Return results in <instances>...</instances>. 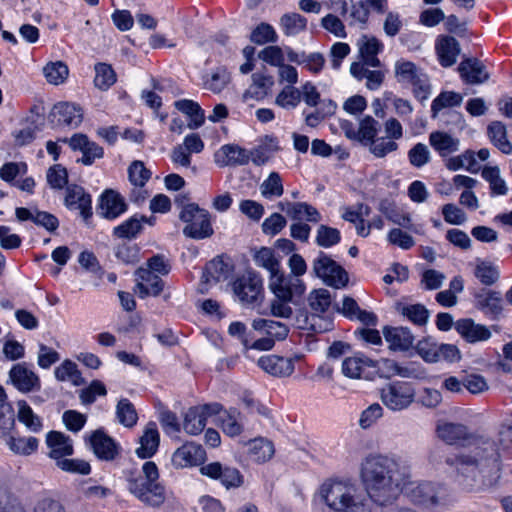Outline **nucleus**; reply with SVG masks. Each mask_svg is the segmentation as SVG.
Here are the masks:
<instances>
[{"instance_id": "5701e85b", "label": "nucleus", "mask_w": 512, "mask_h": 512, "mask_svg": "<svg viewBox=\"0 0 512 512\" xmlns=\"http://www.w3.org/2000/svg\"><path fill=\"white\" fill-rule=\"evenodd\" d=\"M483 447L477 446L474 450V456L470 455H458L454 458H447V464L455 466L458 473L464 477L472 476L475 477L477 469V457L483 458V454L488 450H492V444L488 441L482 442Z\"/></svg>"}, {"instance_id": "6ab92c4d", "label": "nucleus", "mask_w": 512, "mask_h": 512, "mask_svg": "<svg viewBox=\"0 0 512 512\" xmlns=\"http://www.w3.org/2000/svg\"><path fill=\"white\" fill-rule=\"evenodd\" d=\"M201 473L212 479H218L226 488H236L243 483V476L238 469L223 467L218 462L201 467Z\"/></svg>"}, {"instance_id": "2f4dec72", "label": "nucleus", "mask_w": 512, "mask_h": 512, "mask_svg": "<svg viewBox=\"0 0 512 512\" xmlns=\"http://www.w3.org/2000/svg\"><path fill=\"white\" fill-rule=\"evenodd\" d=\"M383 335L388 346L393 351H408L413 347L414 336L406 327H386Z\"/></svg>"}, {"instance_id": "9d476101", "label": "nucleus", "mask_w": 512, "mask_h": 512, "mask_svg": "<svg viewBox=\"0 0 512 512\" xmlns=\"http://www.w3.org/2000/svg\"><path fill=\"white\" fill-rule=\"evenodd\" d=\"M269 288L276 298L284 301H295L306 291V285L301 278L289 276L282 270L269 278Z\"/></svg>"}, {"instance_id": "4c0bfd02", "label": "nucleus", "mask_w": 512, "mask_h": 512, "mask_svg": "<svg viewBox=\"0 0 512 512\" xmlns=\"http://www.w3.org/2000/svg\"><path fill=\"white\" fill-rule=\"evenodd\" d=\"M339 311L350 320H359L367 326H374L377 323V317L374 313L362 310L355 299L345 297L342 301V307Z\"/></svg>"}, {"instance_id": "79ce46f5", "label": "nucleus", "mask_w": 512, "mask_h": 512, "mask_svg": "<svg viewBox=\"0 0 512 512\" xmlns=\"http://www.w3.org/2000/svg\"><path fill=\"white\" fill-rule=\"evenodd\" d=\"M479 308L492 319L498 318L503 311V299L499 292L487 291L477 296Z\"/></svg>"}, {"instance_id": "ea45409f", "label": "nucleus", "mask_w": 512, "mask_h": 512, "mask_svg": "<svg viewBox=\"0 0 512 512\" xmlns=\"http://www.w3.org/2000/svg\"><path fill=\"white\" fill-rule=\"evenodd\" d=\"M274 453L273 443L265 438H255L248 442V456L255 463L261 464L269 461Z\"/></svg>"}, {"instance_id": "0e129e2a", "label": "nucleus", "mask_w": 512, "mask_h": 512, "mask_svg": "<svg viewBox=\"0 0 512 512\" xmlns=\"http://www.w3.org/2000/svg\"><path fill=\"white\" fill-rule=\"evenodd\" d=\"M462 102V96L459 93L446 91L441 92L431 103L432 117H437L438 113L444 108L459 106Z\"/></svg>"}, {"instance_id": "bb28decb", "label": "nucleus", "mask_w": 512, "mask_h": 512, "mask_svg": "<svg viewBox=\"0 0 512 512\" xmlns=\"http://www.w3.org/2000/svg\"><path fill=\"white\" fill-rule=\"evenodd\" d=\"M214 161L219 167L247 164L249 156L245 149L234 144L221 146L214 154Z\"/></svg>"}, {"instance_id": "f8f14e48", "label": "nucleus", "mask_w": 512, "mask_h": 512, "mask_svg": "<svg viewBox=\"0 0 512 512\" xmlns=\"http://www.w3.org/2000/svg\"><path fill=\"white\" fill-rule=\"evenodd\" d=\"M354 483L342 480H327L319 490V495L332 512H341Z\"/></svg>"}, {"instance_id": "a878e982", "label": "nucleus", "mask_w": 512, "mask_h": 512, "mask_svg": "<svg viewBox=\"0 0 512 512\" xmlns=\"http://www.w3.org/2000/svg\"><path fill=\"white\" fill-rule=\"evenodd\" d=\"M436 433L442 441L449 445H464L472 438L465 425L451 422H439Z\"/></svg>"}, {"instance_id": "49530a36", "label": "nucleus", "mask_w": 512, "mask_h": 512, "mask_svg": "<svg viewBox=\"0 0 512 512\" xmlns=\"http://www.w3.org/2000/svg\"><path fill=\"white\" fill-rule=\"evenodd\" d=\"M274 103L284 110H294L301 103V91L295 86L285 85L276 95Z\"/></svg>"}, {"instance_id": "c756f323", "label": "nucleus", "mask_w": 512, "mask_h": 512, "mask_svg": "<svg viewBox=\"0 0 512 512\" xmlns=\"http://www.w3.org/2000/svg\"><path fill=\"white\" fill-rule=\"evenodd\" d=\"M136 277L138 280L137 288L141 298L149 295L158 296L164 288V282L158 274L143 267L137 269Z\"/></svg>"}, {"instance_id": "338daca9", "label": "nucleus", "mask_w": 512, "mask_h": 512, "mask_svg": "<svg viewBox=\"0 0 512 512\" xmlns=\"http://www.w3.org/2000/svg\"><path fill=\"white\" fill-rule=\"evenodd\" d=\"M116 82V73L112 66L106 63L95 65V86L101 90H107Z\"/></svg>"}, {"instance_id": "3c124183", "label": "nucleus", "mask_w": 512, "mask_h": 512, "mask_svg": "<svg viewBox=\"0 0 512 512\" xmlns=\"http://www.w3.org/2000/svg\"><path fill=\"white\" fill-rule=\"evenodd\" d=\"M260 192L262 197L268 200L281 197L284 193V185L280 174L278 172H271L261 183Z\"/></svg>"}, {"instance_id": "8fccbe9b", "label": "nucleus", "mask_w": 512, "mask_h": 512, "mask_svg": "<svg viewBox=\"0 0 512 512\" xmlns=\"http://www.w3.org/2000/svg\"><path fill=\"white\" fill-rule=\"evenodd\" d=\"M54 374L58 381H70L75 386H79L84 383V379L76 363L69 359L64 360L58 367H56Z\"/></svg>"}, {"instance_id": "680f3d73", "label": "nucleus", "mask_w": 512, "mask_h": 512, "mask_svg": "<svg viewBox=\"0 0 512 512\" xmlns=\"http://www.w3.org/2000/svg\"><path fill=\"white\" fill-rule=\"evenodd\" d=\"M474 275L483 285L490 286L499 278V270L491 262L477 260Z\"/></svg>"}, {"instance_id": "dca6fc26", "label": "nucleus", "mask_w": 512, "mask_h": 512, "mask_svg": "<svg viewBox=\"0 0 512 512\" xmlns=\"http://www.w3.org/2000/svg\"><path fill=\"white\" fill-rule=\"evenodd\" d=\"M127 209L128 205L124 197L115 190L107 189L100 196L98 214L105 219L115 220Z\"/></svg>"}, {"instance_id": "39448f33", "label": "nucleus", "mask_w": 512, "mask_h": 512, "mask_svg": "<svg viewBox=\"0 0 512 512\" xmlns=\"http://www.w3.org/2000/svg\"><path fill=\"white\" fill-rule=\"evenodd\" d=\"M179 217L186 223L183 233L189 238L200 240L208 238L214 233L209 212L201 209L195 203L184 206Z\"/></svg>"}, {"instance_id": "cd10ccee", "label": "nucleus", "mask_w": 512, "mask_h": 512, "mask_svg": "<svg viewBox=\"0 0 512 512\" xmlns=\"http://www.w3.org/2000/svg\"><path fill=\"white\" fill-rule=\"evenodd\" d=\"M435 51L442 67H450L457 61L460 53L458 41L452 36H439L435 42Z\"/></svg>"}, {"instance_id": "f03ea898", "label": "nucleus", "mask_w": 512, "mask_h": 512, "mask_svg": "<svg viewBox=\"0 0 512 512\" xmlns=\"http://www.w3.org/2000/svg\"><path fill=\"white\" fill-rule=\"evenodd\" d=\"M128 491L142 503L159 507L166 500L165 487L159 482L157 465L146 461L140 472H129L126 476Z\"/></svg>"}, {"instance_id": "2eb2a0df", "label": "nucleus", "mask_w": 512, "mask_h": 512, "mask_svg": "<svg viewBox=\"0 0 512 512\" xmlns=\"http://www.w3.org/2000/svg\"><path fill=\"white\" fill-rule=\"evenodd\" d=\"M356 45L361 64L372 68L382 67V62L378 58V55L384 50V44L381 40L375 36L364 34L357 40Z\"/></svg>"}, {"instance_id": "ddd939ff", "label": "nucleus", "mask_w": 512, "mask_h": 512, "mask_svg": "<svg viewBox=\"0 0 512 512\" xmlns=\"http://www.w3.org/2000/svg\"><path fill=\"white\" fill-rule=\"evenodd\" d=\"M220 410H222V406L218 403L198 405L189 408L183 421L185 432L190 435L200 434L204 430L208 418L219 414Z\"/></svg>"}, {"instance_id": "4be33fe9", "label": "nucleus", "mask_w": 512, "mask_h": 512, "mask_svg": "<svg viewBox=\"0 0 512 512\" xmlns=\"http://www.w3.org/2000/svg\"><path fill=\"white\" fill-rule=\"evenodd\" d=\"M46 445L49 457L57 462L74 453L73 441L70 436L60 431H50L46 434Z\"/></svg>"}, {"instance_id": "e2e57ef3", "label": "nucleus", "mask_w": 512, "mask_h": 512, "mask_svg": "<svg viewBox=\"0 0 512 512\" xmlns=\"http://www.w3.org/2000/svg\"><path fill=\"white\" fill-rule=\"evenodd\" d=\"M438 348L439 343L430 337L419 340L415 345L417 355L428 364L438 363Z\"/></svg>"}, {"instance_id": "c03bdc74", "label": "nucleus", "mask_w": 512, "mask_h": 512, "mask_svg": "<svg viewBox=\"0 0 512 512\" xmlns=\"http://www.w3.org/2000/svg\"><path fill=\"white\" fill-rule=\"evenodd\" d=\"M6 445L16 455L29 456L39 447V440L33 436H9Z\"/></svg>"}, {"instance_id": "20e7f679", "label": "nucleus", "mask_w": 512, "mask_h": 512, "mask_svg": "<svg viewBox=\"0 0 512 512\" xmlns=\"http://www.w3.org/2000/svg\"><path fill=\"white\" fill-rule=\"evenodd\" d=\"M394 76L401 86L412 88L413 96L419 101H425L431 94V84L428 75L422 68L404 58L394 64Z\"/></svg>"}, {"instance_id": "4d7b16f0", "label": "nucleus", "mask_w": 512, "mask_h": 512, "mask_svg": "<svg viewBox=\"0 0 512 512\" xmlns=\"http://www.w3.org/2000/svg\"><path fill=\"white\" fill-rule=\"evenodd\" d=\"M370 153L376 158H384L398 150L399 145L390 137L376 136L368 145Z\"/></svg>"}, {"instance_id": "bf43d9fd", "label": "nucleus", "mask_w": 512, "mask_h": 512, "mask_svg": "<svg viewBox=\"0 0 512 512\" xmlns=\"http://www.w3.org/2000/svg\"><path fill=\"white\" fill-rule=\"evenodd\" d=\"M219 415V421L221 422V428L223 432L230 436L235 437L241 434L242 424L240 422V413L236 410L225 411Z\"/></svg>"}, {"instance_id": "a211bd4d", "label": "nucleus", "mask_w": 512, "mask_h": 512, "mask_svg": "<svg viewBox=\"0 0 512 512\" xmlns=\"http://www.w3.org/2000/svg\"><path fill=\"white\" fill-rule=\"evenodd\" d=\"M205 456V450L201 445L186 442L173 453L171 461L175 468H185L199 465Z\"/></svg>"}, {"instance_id": "72a5a7b5", "label": "nucleus", "mask_w": 512, "mask_h": 512, "mask_svg": "<svg viewBox=\"0 0 512 512\" xmlns=\"http://www.w3.org/2000/svg\"><path fill=\"white\" fill-rule=\"evenodd\" d=\"M159 443L160 434L156 423H147L139 440L140 446L136 449L137 456L141 459L151 458L157 452Z\"/></svg>"}, {"instance_id": "9b49d317", "label": "nucleus", "mask_w": 512, "mask_h": 512, "mask_svg": "<svg viewBox=\"0 0 512 512\" xmlns=\"http://www.w3.org/2000/svg\"><path fill=\"white\" fill-rule=\"evenodd\" d=\"M83 439L100 460L113 461L120 453L119 443L110 437L104 428L85 433Z\"/></svg>"}, {"instance_id": "052dcab7", "label": "nucleus", "mask_w": 512, "mask_h": 512, "mask_svg": "<svg viewBox=\"0 0 512 512\" xmlns=\"http://www.w3.org/2000/svg\"><path fill=\"white\" fill-rule=\"evenodd\" d=\"M231 80L227 68L218 67L204 80V87L213 93H220L225 89Z\"/></svg>"}, {"instance_id": "f3484780", "label": "nucleus", "mask_w": 512, "mask_h": 512, "mask_svg": "<svg viewBox=\"0 0 512 512\" xmlns=\"http://www.w3.org/2000/svg\"><path fill=\"white\" fill-rule=\"evenodd\" d=\"M69 146L74 151L82 153L81 163L86 166L92 165L96 159L104 156L103 148L96 142L90 141L88 136L82 133L74 134L68 140Z\"/></svg>"}, {"instance_id": "864d4df0", "label": "nucleus", "mask_w": 512, "mask_h": 512, "mask_svg": "<svg viewBox=\"0 0 512 512\" xmlns=\"http://www.w3.org/2000/svg\"><path fill=\"white\" fill-rule=\"evenodd\" d=\"M44 76L52 85L63 84L69 75L68 66L62 61L47 63L43 68Z\"/></svg>"}, {"instance_id": "aec40b11", "label": "nucleus", "mask_w": 512, "mask_h": 512, "mask_svg": "<svg viewBox=\"0 0 512 512\" xmlns=\"http://www.w3.org/2000/svg\"><path fill=\"white\" fill-rule=\"evenodd\" d=\"M258 366L274 377H289L295 370L294 358L282 357L274 354L265 355L258 359Z\"/></svg>"}, {"instance_id": "412c9836", "label": "nucleus", "mask_w": 512, "mask_h": 512, "mask_svg": "<svg viewBox=\"0 0 512 512\" xmlns=\"http://www.w3.org/2000/svg\"><path fill=\"white\" fill-rule=\"evenodd\" d=\"M64 204L70 210H79L81 216L85 219L92 215L91 196L79 185L67 186Z\"/></svg>"}, {"instance_id": "de8ad7c7", "label": "nucleus", "mask_w": 512, "mask_h": 512, "mask_svg": "<svg viewBox=\"0 0 512 512\" xmlns=\"http://www.w3.org/2000/svg\"><path fill=\"white\" fill-rule=\"evenodd\" d=\"M379 210L392 223L406 229L412 228V219L410 214L399 210L394 204L382 201L379 205Z\"/></svg>"}, {"instance_id": "5fc2aeb1", "label": "nucleus", "mask_w": 512, "mask_h": 512, "mask_svg": "<svg viewBox=\"0 0 512 512\" xmlns=\"http://www.w3.org/2000/svg\"><path fill=\"white\" fill-rule=\"evenodd\" d=\"M487 133L491 142L503 153H510L512 146L507 140L506 128L499 122H492L487 129Z\"/></svg>"}, {"instance_id": "58836bf2", "label": "nucleus", "mask_w": 512, "mask_h": 512, "mask_svg": "<svg viewBox=\"0 0 512 512\" xmlns=\"http://www.w3.org/2000/svg\"><path fill=\"white\" fill-rule=\"evenodd\" d=\"M384 367L388 370L391 376H399L402 378L410 379H424L426 377L425 369L418 364L408 363L400 364L394 360H385Z\"/></svg>"}, {"instance_id": "a18cd8bd", "label": "nucleus", "mask_w": 512, "mask_h": 512, "mask_svg": "<svg viewBox=\"0 0 512 512\" xmlns=\"http://www.w3.org/2000/svg\"><path fill=\"white\" fill-rule=\"evenodd\" d=\"M17 417L29 431L38 433L43 429L42 419L34 413L30 405L25 400H18L17 403Z\"/></svg>"}, {"instance_id": "6e6552de", "label": "nucleus", "mask_w": 512, "mask_h": 512, "mask_svg": "<svg viewBox=\"0 0 512 512\" xmlns=\"http://www.w3.org/2000/svg\"><path fill=\"white\" fill-rule=\"evenodd\" d=\"M7 383L22 394L38 393L42 388L40 376L27 362L16 363L10 368Z\"/></svg>"}, {"instance_id": "69168bd1", "label": "nucleus", "mask_w": 512, "mask_h": 512, "mask_svg": "<svg viewBox=\"0 0 512 512\" xmlns=\"http://www.w3.org/2000/svg\"><path fill=\"white\" fill-rule=\"evenodd\" d=\"M481 176L489 183L493 196L507 193V186L505 181L500 177V172L497 167H484Z\"/></svg>"}, {"instance_id": "09e8293b", "label": "nucleus", "mask_w": 512, "mask_h": 512, "mask_svg": "<svg viewBox=\"0 0 512 512\" xmlns=\"http://www.w3.org/2000/svg\"><path fill=\"white\" fill-rule=\"evenodd\" d=\"M14 410L8 402L5 389L0 384V436H5L14 426Z\"/></svg>"}, {"instance_id": "473e14b6", "label": "nucleus", "mask_w": 512, "mask_h": 512, "mask_svg": "<svg viewBox=\"0 0 512 512\" xmlns=\"http://www.w3.org/2000/svg\"><path fill=\"white\" fill-rule=\"evenodd\" d=\"M52 115L57 124L77 127L83 120V111L80 106L68 102L54 105Z\"/></svg>"}, {"instance_id": "423d86ee", "label": "nucleus", "mask_w": 512, "mask_h": 512, "mask_svg": "<svg viewBox=\"0 0 512 512\" xmlns=\"http://www.w3.org/2000/svg\"><path fill=\"white\" fill-rule=\"evenodd\" d=\"M233 292L243 304H257L263 300V279L259 273L247 270L232 284Z\"/></svg>"}, {"instance_id": "7ed1b4c3", "label": "nucleus", "mask_w": 512, "mask_h": 512, "mask_svg": "<svg viewBox=\"0 0 512 512\" xmlns=\"http://www.w3.org/2000/svg\"><path fill=\"white\" fill-rule=\"evenodd\" d=\"M398 464H400L398 462ZM409 475L405 467L399 465L395 473V479L399 483V494L404 493L414 504L430 509L434 512H441L448 504L446 489L436 486L431 482L407 481Z\"/></svg>"}, {"instance_id": "f704fd0d", "label": "nucleus", "mask_w": 512, "mask_h": 512, "mask_svg": "<svg viewBox=\"0 0 512 512\" xmlns=\"http://www.w3.org/2000/svg\"><path fill=\"white\" fill-rule=\"evenodd\" d=\"M287 61L303 65L309 72L319 74L325 65L323 54L314 52L306 54L305 52H296L294 49L287 50Z\"/></svg>"}, {"instance_id": "4468645a", "label": "nucleus", "mask_w": 512, "mask_h": 512, "mask_svg": "<svg viewBox=\"0 0 512 512\" xmlns=\"http://www.w3.org/2000/svg\"><path fill=\"white\" fill-rule=\"evenodd\" d=\"M128 178L134 187L130 193V200L136 203L144 201L148 195L144 187L151 178V171L142 161L136 160L128 167Z\"/></svg>"}, {"instance_id": "e433bc0d", "label": "nucleus", "mask_w": 512, "mask_h": 512, "mask_svg": "<svg viewBox=\"0 0 512 512\" xmlns=\"http://www.w3.org/2000/svg\"><path fill=\"white\" fill-rule=\"evenodd\" d=\"M459 143L458 138L443 131H434L429 135V144L441 157L457 152Z\"/></svg>"}, {"instance_id": "f257e3e1", "label": "nucleus", "mask_w": 512, "mask_h": 512, "mask_svg": "<svg viewBox=\"0 0 512 512\" xmlns=\"http://www.w3.org/2000/svg\"><path fill=\"white\" fill-rule=\"evenodd\" d=\"M398 469L394 457L381 454L366 457L360 473L365 492L354 484L341 512H372L373 502L378 505L393 502L399 495V483L395 479Z\"/></svg>"}, {"instance_id": "13d9d810", "label": "nucleus", "mask_w": 512, "mask_h": 512, "mask_svg": "<svg viewBox=\"0 0 512 512\" xmlns=\"http://www.w3.org/2000/svg\"><path fill=\"white\" fill-rule=\"evenodd\" d=\"M379 122L372 116L367 115L363 117L358 126V142L364 146L369 143L378 135Z\"/></svg>"}, {"instance_id": "c9c22d12", "label": "nucleus", "mask_w": 512, "mask_h": 512, "mask_svg": "<svg viewBox=\"0 0 512 512\" xmlns=\"http://www.w3.org/2000/svg\"><path fill=\"white\" fill-rule=\"evenodd\" d=\"M461 78L470 84H480L488 79L485 66L476 59H466L458 67Z\"/></svg>"}, {"instance_id": "774afa93", "label": "nucleus", "mask_w": 512, "mask_h": 512, "mask_svg": "<svg viewBox=\"0 0 512 512\" xmlns=\"http://www.w3.org/2000/svg\"><path fill=\"white\" fill-rule=\"evenodd\" d=\"M308 303L315 314H323L331 305V295L326 289H315L309 294Z\"/></svg>"}, {"instance_id": "1a4fd4ad", "label": "nucleus", "mask_w": 512, "mask_h": 512, "mask_svg": "<svg viewBox=\"0 0 512 512\" xmlns=\"http://www.w3.org/2000/svg\"><path fill=\"white\" fill-rule=\"evenodd\" d=\"M313 272L324 283L334 288H342L348 282L347 272L324 252L313 261Z\"/></svg>"}, {"instance_id": "7c9ffc66", "label": "nucleus", "mask_w": 512, "mask_h": 512, "mask_svg": "<svg viewBox=\"0 0 512 512\" xmlns=\"http://www.w3.org/2000/svg\"><path fill=\"white\" fill-rule=\"evenodd\" d=\"M370 66L354 62L350 66V73L358 81L366 80L365 86L371 91L378 90L385 80V71L376 68L369 69Z\"/></svg>"}, {"instance_id": "b1692460", "label": "nucleus", "mask_w": 512, "mask_h": 512, "mask_svg": "<svg viewBox=\"0 0 512 512\" xmlns=\"http://www.w3.org/2000/svg\"><path fill=\"white\" fill-rule=\"evenodd\" d=\"M375 368L376 362L362 353L347 357L342 362L343 374L352 379L366 377Z\"/></svg>"}, {"instance_id": "393cba45", "label": "nucleus", "mask_w": 512, "mask_h": 512, "mask_svg": "<svg viewBox=\"0 0 512 512\" xmlns=\"http://www.w3.org/2000/svg\"><path fill=\"white\" fill-rule=\"evenodd\" d=\"M251 84L244 92V100H264L274 86V77L266 72H255L251 76Z\"/></svg>"}, {"instance_id": "603ef678", "label": "nucleus", "mask_w": 512, "mask_h": 512, "mask_svg": "<svg viewBox=\"0 0 512 512\" xmlns=\"http://www.w3.org/2000/svg\"><path fill=\"white\" fill-rule=\"evenodd\" d=\"M293 49L290 46L280 47L277 45H270L265 47L259 52V58L273 67H281L287 60V50Z\"/></svg>"}, {"instance_id": "c85d7f7f", "label": "nucleus", "mask_w": 512, "mask_h": 512, "mask_svg": "<svg viewBox=\"0 0 512 512\" xmlns=\"http://www.w3.org/2000/svg\"><path fill=\"white\" fill-rule=\"evenodd\" d=\"M454 327L457 333L468 343L486 341L491 337V332L486 326L477 324L469 318L458 320Z\"/></svg>"}, {"instance_id": "6e6d98bb", "label": "nucleus", "mask_w": 512, "mask_h": 512, "mask_svg": "<svg viewBox=\"0 0 512 512\" xmlns=\"http://www.w3.org/2000/svg\"><path fill=\"white\" fill-rule=\"evenodd\" d=\"M280 26L285 35L294 36L306 29L307 20L298 13H287L281 17Z\"/></svg>"}, {"instance_id": "37998d69", "label": "nucleus", "mask_w": 512, "mask_h": 512, "mask_svg": "<svg viewBox=\"0 0 512 512\" xmlns=\"http://www.w3.org/2000/svg\"><path fill=\"white\" fill-rule=\"evenodd\" d=\"M253 260L258 267L266 269L270 277L281 271V261L270 247H261L253 254Z\"/></svg>"}, {"instance_id": "a19ab883", "label": "nucleus", "mask_w": 512, "mask_h": 512, "mask_svg": "<svg viewBox=\"0 0 512 512\" xmlns=\"http://www.w3.org/2000/svg\"><path fill=\"white\" fill-rule=\"evenodd\" d=\"M252 327L254 330L273 338L274 342L276 340H284L289 333V328L286 324L264 318L253 320Z\"/></svg>"}, {"instance_id": "0eeeda50", "label": "nucleus", "mask_w": 512, "mask_h": 512, "mask_svg": "<svg viewBox=\"0 0 512 512\" xmlns=\"http://www.w3.org/2000/svg\"><path fill=\"white\" fill-rule=\"evenodd\" d=\"M415 389L405 381H395L381 389L383 404L392 411H401L408 408L414 401Z\"/></svg>"}]
</instances>
